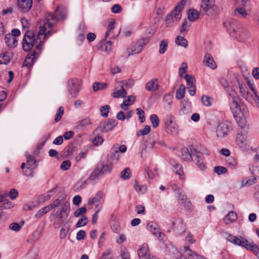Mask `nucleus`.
I'll use <instances>...</instances> for the list:
<instances>
[{
	"label": "nucleus",
	"mask_w": 259,
	"mask_h": 259,
	"mask_svg": "<svg viewBox=\"0 0 259 259\" xmlns=\"http://www.w3.org/2000/svg\"><path fill=\"white\" fill-rule=\"evenodd\" d=\"M203 63L212 69L217 68V64L215 63L212 56L209 54H206L204 57Z\"/></svg>",
	"instance_id": "a878e982"
},
{
	"label": "nucleus",
	"mask_w": 259,
	"mask_h": 259,
	"mask_svg": "<svg viewBox=\"0 0 259 259\" xmlns=\"http://www.w3.org/2000/svg\"><path fill=\"white\" fill-rule=\"evenodd\" d=\"M227 240L235 245L242 246L247 250H251L259 258V245H256L250 243L246 239L241 237H237L231 235L228 236Z\"/></svg>",
	"instance_id": "f03ea898"
},
{
	"label": "nucleus",
	"mask_w": 259,
	"mask_h": 259,
	"mask_svg": "<svg viewBox=\"0 0 259 259\" xmlns=\"http://www.w3.org/2000/svg\"><path fill=\"white\" fill-rule=\"evenodd\" d=\"M256 174H255V176L247 181L243 186H250L256 183V178H259V168L256 169Z\"/></svg>",
	"instance_id": "8fccbe9b"
},
{
	"label": "nucleus",
	"mask_w": 259,
	"mask_h": 259,
	"mask_svg": "<svg viewBox=\"0 0 259 259\" xmlns=\"http://www.w3.org/2000/svg\"><path fill=\"white\" fill-rule=\"evenodd\" d=\"M91 124V120L89 118H86L80 120L78 123V126L85 127Z\"/></svg>",
	"instance_id": "052dcab7"
},
{
	"label": "nucleus",
	"mask_w": 259,
	"mask_h": 259,
	"mask_svg": "<svg viewBox=\"0 0 259 259\" xmlns=\"http://www.w3.org/2000/svg\"><path fill=\"white\" fill-rule=\"evenodd\" d=\"M38 161L35 160L34 157L29 155L27 157L26 163L27 165L34 169L37 166Z\"/></svg>",
	"instance_id": "a19ab883"
},
{
	"label": "nucleus",
	"mask_w": 259,
	"mask_h": 259,
	"mask_svg": "<svg viewBox=\"0 0 259 259\" xmlns=\"http://www.w3.org/2000/svg\"><path fill=\"white\" fill-rule=\"evenodd\" d=\"M193 160L195 163L196 166L201 170H203L205 168V164L203 162L202 155L199 152H197L196 154L195 157L193 158Z\"/></svg>",
	"instance_id": "c85d7f7f"
},
{
	"label": "nucleus",
	"mask_w": 259,
	"mask_h": 259,
	"mask_svg": "<svg viewBox=\"0 0 259 259\" xmlns=\"http://www.w3.org/2000/svg\"><path fill=\"white\" fill-rule=\"evenodd\" d=\"M150 130L151 128L149 125H146L144 128L141 130L137 132V135L138 137L146 135L150 133Z\"/></svg>",
	"instance_id": "4d7b16f0"
},
{
	"label": "nucleus",
	"mask_w": 259,
	"mask_h": 259,
	"mask_svg": "<svg viewBox=\"0 0 259 259\" xmlns=\"http://www.w3.org/2000/svg\"><path fill=\"white\" fill-rule=\"evenodd\" d=\"M184 248V255L188 257V259H206L204 256L198 254L191 249H189L188 246H185Z\"/></svg>",
	"instance_id": "412c9836"
},
{
	"label": "nucleus",
	"mask_w": 259,
	"mask_h": 259,
	"mask_svg": "<svg viewBox=\"0 0 259 259\" xmlns=\"http://www.w3.org/2000/svg\"><path fill=\"white\" fill-rule=\"evenodd\" d=\"M18 6L22 13L28 12L32 8V0H18Z\"/></svg>",
	"instance_id": "f3484780"
},
{
	"label": "nucleus",
	"mask_w": 259,
	"mask_h": 259,
	"mask_svg": "<svg viewBox=\"0 0 259 259\" xmlns=\"http://www.w3.org/2000/svg\"><path fill=\"white\" fill-rule=\"evenodd\" d=\"M229 95L232 98V101L230 104V109L234 114L235 117L237 116L236 114H239L240 112V107L239 104V98L237 95L235 91L233 90H229Z\"/></svg>",
	"instance_id": "1a4fd4ad"
},
{
	"label": "nucleus",
	"mask_w": 259,
	"mask_h": 259,
	"mask_svg": "<svg viewBox=\"0 0 259 259\" xmlns=\"http://www.w3.org/2000/svg\"><path fill=\"white\" fill-rule=\"evenodd\" d=\"M107 86L106 83L105 82H95L93 85V89L95 92L101 90L106 88Z\"/></svg>",
	"instance_id": "a18cd8bd"
},
{
	"label": "nucleus",
	"mask_w": 259,
	"mask_h": 259,
	"mask_svg": "<svg viewBox=\"0 0 259 259\" xmlns=\"http://www.w3.org/2000/svg\"><path fill=\"white\" fill-rule=\"evenodd\" d=\"M39 42V39H38V35H37V38L34 37V34L29 31H27L22 41V48L24 51L28 52L35 46V49H36V46L38 45Z\"/></svg>",
	"instance_id": "7ed1b4c3"
},
{
	"label": "nucleus",
	"mask_w": 259,
	"mask_h": 259,
	"mask_svg": "<svg viewBox=\"0 0 259 259\" xmlns=\"http://www.w3.org/2000/svg\"><path fill=\"white\" fill-rule=\"evenodd\" d=\"M14 206L13 203L6 198H3L0 201V210L12 208Z\"/></svg>",
	"instance_id": "f704fd0d"
},
{
	"label": "nucleus",
	"mask_w": 259,
	"mask_h": 259,
	"mask_svg": "<svg viewBox=\"0 0 259 259\" xmlns=\"http://www.w3.org/2000/svg\"><path fill=\"white\" fill-rule=\"evenodd\" d=\"M214 171L218 175H221L227 172V169L223 166H218L214 167Z\"/></svg>",
	"instance_id": "69168bd1"
},
{
	"label": "nucleus",
	"mask_w": 259,
	"mask_h": 259,
	"mask_svg": "<svg viewBox=\"0 0 259 259\" xmlns=\"http://www.w3.org/2000/svg\"><path fill=\"white\" fill-rule=\"evenodd\" d=\"M237 142L238 144L242 147L245 145L246 139L244 137L242 136V135L238 134L237 136Z\"/></svg>",
	"instance_id": "0e129e2a"
},
{
	"label": "nucleus",
	"mask_w": 259,
	"mask_h": 259,
	"mask_svg": "<svg viewBox=\"0 0 259 259\" xmlns=\"http://www.w3.org/2000/svg\"><path fill=\"white\" fill-rule=\"evenodd\" d=\"M81 81L76 78H71L68 81L67 89L69 94L73 98H76L80 91Z\"/></svg>",
	"instance_id": "39448f33"
},
{
	"label": "nucleus",
	"mask_w": 259,
	"mask_h": 259,
	"mask_svg": "<svg viewBox=\"0 0 259 259\" xmlns=\"http://www.w3.org/2000/svg\"><path fill=\"white\" fill-rule=\"evenodd\" d=\"M220 82L221 85L225 89L226 91L228 93V94H229L228 91L229 90H233L229 87V83L226 79L223 78H221L220 80Z\"/></svg>",
	"instance_id": "e2e57ef3"
},
{
	"label": "nucleus",
	"mask_w": 259,
	"mask_h": 259,
	"mask_svg": "<svg viewBox=\"0 0 259 259\" xmlns=\"http://www.w3.org/2000/svg\"><path fill=\"white\" fill-rule=\"evenodd\" d=\"M103 196V193L99 191L94 197L90 198L88 200L89 209L100 210L102 208L100 201Z\"/></svg>",
	"instance_id": "9d476101"
},
{
	"label": "nucleus",
	"mask_w": 259,
	"mask_h": 259,
	"mask_svg": "<svg viewBox=\"0 0 259 259\" xmlns=\"http://www.w3.org/2000/svg\"><path fill=\"white\" fill-rule=\"evenodd\" d=\"M68 215L67 211H56L53 214V219L56 224L59 225L66 220Z\"/></svg>",
	"instance_id": "a211bd4d"
},
{
	"label": "nucleus",
	"mask_w": 259,
	"mask_h": 259,
	"mask_svg": "<svg viewBox=\"0 0 259 259\" xmlns=\"http://www.w3.org/2000/svg\"><path fill=\"white\" fill-rule=\"evenodd\" d=\"M200 7L205 12L211 10L214 14H218V9L215 5L214 0H202Z\"/></svg>",
	"instance_id": "4468645a"
},
{
	"label": "nucleus",
	"mask_w": 259,
	"mask_h": 259,
	"mask_svg": "<svg viewBox=\"0 0 259 259\" xmlns=\"http://www.w3.org/2000/svg\"><path fill=\"white\" fill-rule=\"evenodd\" d=\"M249 36V34L247 30L242 27L241 26L238 28L235 34L233 36L237 40L239 41H244L247 40Z\"/></svg>",
	"instance_id": "dca6fc26"
},
{
	"label": "nucleus",
	"mask_w": 259,
	"mask_h": 259,
	"mask_svg": "<svg viewBox=\"0 0 259 259\" xmlns=\"http://www.w3.org/2000/svg\"><path fill=\"white\" fill-rule=\"evenodd\" d=\"M136 100V97L132 95L127 97V99L125 100L120 105L121 108L124 110L128 109V106L133 104Z\"/></svg>",
	"instance_id": "2f4dec72"
},
{
	"label": "nucleus",
	"mask_w": 259,
	"mask_h": 259,
	"mask_svg": "<svg viewBox=\"0 0 259 259\" xmlns=\"http://www.w3.org/2000/svg\"><path fill=\"white\" fill-rule=\"evenodd\" d=\"M134 188L138 192L144 193L147 190V187L145 185H140L136 181L135 182Z\"/></svg>",
	"instance_id": "3c124183"
},
{
	"label": "nucleus",
	"mask_w": 259,
	"mask_h": 259,
	"mask_svg": "<svg viewBox=\"0 0 259 259\" xmlns=\"http://www.w3.org/2000/svg\"><path fill=\"white\" fill-rule=\"evenodd\" d=\"M197 153L195 149L192 146H189L187 148H183L181 151V158L186 161H190L192 159H193Z\"/></svg>",
	"instance_id": "2eb2a0df"
},
{
	"label": "nucleus",
	"mask_w": 259,
	"mask_h": 259,
	"mask_svg": "<svg viewBox=\"0 0 259 259\" xmlns=\"http://www.w3.org/2000/svg\"><path fill=\"white\" fill-rule=\"evenodd\" d=\"M116 121L115 119H109L106 122L103 123L101 126L102 132H107L113 129V128L116 125Z\"/></svg>",
	"instance_id": "bb28decb"
},
{
	"label": "nucleus",
	"mask_w": 259,
	"mask_h": 259,
	"mask_svg": "<svg viewBox=\"0 0 259 259\" xmlns=\"http://www.w3.org/2000/svg\"><path fill=\"white\" fill-rule=\"evenodd\" d=\"M88 222V218L85 215H82L80 219H79L77 223L76 224L77 228H79L85 226L87 224Z\"/></svg>",
	"instance_id": "603ef678"
},
{
	"label": "nucleus",
	"mask_w": 259,
	"mask_h": 259,
	"mask_svg": "<svg viewBox=\"0 0 259 259\" xmlns=\"http://www.w3.org/2000/svg\"><path fill=\"white\" fill-rule=\"evenodd\" d=\"M150 119L152 124V126L154 128H156L158 126L160 120L157 115L152 114L150 117Z\"/></svg>",
	"instance_id": "de8ad7c7"
},
{
	"label": "nucleus",
	"mask_w": 259,
	"mask_h": 259,
	"mask_svg": "<svg viewBox=\"0 0 259 259\" xmlns=\"http://www.w3.org/2000/svg\"><path fill=\"white\" fill-rule=\"evenodd\" d=\"M226 164L231 169H236L238 167L236 159L232 157H229L226 159Z\"/></svg>",
	"instance_id": "e433bc0d"
},
{
	"label": "nucleus",
	"mask_w": 259,
	"mask_h": 259,
	"mask_svg": "<svg viewBox=\"0 0 259 259\" xmlns=\"http://www.w3.org/2000/svg\"><path fill=\"white\" fill-rule=\"evenodd\" d=\"M45 38V37H42L41 39L40 37H39L38 35V39H39V44L36 45V49L30 51V52L27 55L25 60H26V62L28 61V62H29L30 64H33L34 60L39 56L41 53L43 46L42 40Z\"/></svg>",
	"instance_id": "6e6552de"
},
{
	"label": "nucleus",
	"mask_w": 259,
	"mask_h": 259,
	"mask_svg": "<svg viewBox=\"0 0 259 259\" xmlns=\"http://www.w3.org/2000/svg\"><path fill=\"white\" fill-rule=\"evenodd\" d=\"M199 16V12L192 9L189 11L188 18L191 21H195L198 18Z\"/></svg>",
	"instance_id": "4c0bfd02"
},
{
	"label": "nucleus",
	"mask_w": 259,
	"mask_h": 259,
	"mask_svg": "<svg viewBox=\"0 0 259 259\" xmlns=\"http://www.w3.org/2000/svg\"><path fill=\"white\" fill-rule=\"evenodd\" d=\"M131 177V170L128 167L125 168L121 172V178L126 180Z\"/></svg>",
	"instance_id": "bf43d9fd"
},
{
	"label": "nucleus",
	"mask_w": 259,
	"mask_h": 259,
	"mask_svg": "<svg viewBox=\"0 0 259 259\" xmlns=\"http://www.w3.org/2000/svg\"><path fill=\"white\" fill-rule=\"evenodd\" d=\"M237 219V215L235 211H229L224 218V223L229 224L235 221Z\"/></svg>",
	"instance_id": "7c9ffc66"
},
{
	"label": "nucleus",
	"mask_w": 259,
	"mask_h": 259,
	"mask_svg": "<svg viewBox=\"0 0 259 259\" xmlns=\"http://www.w3.org/2000/svg\"><path fill=\"white\" fill-rule=\"evenodd\" d=\"M187 0H182L179 4L177 6L175 9L170 14H169L165 18V21L167 26H170L175 21H178L181 19V13L184 9V5Z\"/></svg>",
	"instance_id": "20e7f679"
},
{
	"label": "nucleus",
	"mask_w": 259,
	"mask_h": 259,
	"mask_svg": "<svg viewBox=\"0 0 259 259\" xmlns=\"http://www.w3.org/2000/svg\"><path fill=\"white\" fill-rule=\"evenodd\" d=\"M5 41L7 45L10 48H15L18 45L17 38L14 37L13 35H10V33L6 34Z\"/></svg>",
	"instance_id": "b1692460"
},
{
	"label": "nucleus",
	"mask_w": 259,
	"mask_h": 259,
	"mask_svg": "<svg viewBox=\"0 0 259 259\" xmlns=\"http://www.w3.org/2000/svg\"><path fill=\"white\" fill-rule=\"evenodd\" d=\"M184 77L186 80L188 87H194V86H195V79L193 76L189 74H186Z\"/></svg>",
	"instance_id": "c03bdc74"
},
{
	"label": "nucleus",
	"mask_w": 259,
	"mask_h": 259,
	"mask_svg": "<svg viewBox=\"0 0 259 259\" xmlns=\"http://www.w3.org/2000/svg\"><path fill=\"white\" fill-rule=\"evenodd\" d=\"M142 50L141 45H138L137 42L135 45H132L127 49L128 56L139 54Z\"/></svg>",
	"instance_id": "c756f323"
},
{
	"label": "nucleus",
	"mask_w": 259,
	"mask_h": 259,
	"mask_svg": "<svg viewBox=\"0 0 259 259\" xmlns=\"http://www.w3.org/2000/svg\"><path fill=\"white\" fill-rule=\"evenodd\" d=\"M187 71V64L186 62H183L181 64V67L179 69V75L180 77H183L184 76L183 74Z\"/></svg>",
	"instance_id": "338daca9"
},
{
	"label": "nucleus",
	"mask_w": 259,
	"mask_h": 259,
	"mask_svg": "<svg viewBox=\"0 0 259 259\" xmlns=\"http://www.w3.org/2000/svg\"><path fill=\"white\" fill-rule=\"evenodd\" d=\"M55 15L47 13L46 15L47 22L42 25H40L38 35L41 39L49 35L52 30L54 23L60 19H64L67 15V8L64 6H60L55 10Z\"/></svg>",
	"instance_id": "f257e3e1"
},
{
	"label": "nucleus",
	"mask_w": 259,
	"mask_h": 259,
	"mask_svg": "<svg viewBox=\"0 0 259 259\" xmlns=\"http://www.w3.org/2000/svg\"><path fill=\"white\" fill-rule=\"evenodd\" d=\"M64 198H65V195H64L62 199ZM61 203L63 205L62 210H68L70 209V203L69 201L63 199L61 201L59 199H56L50 205H48L47 207H44L42 209L43 210H50L55 209L58 207Z\"/></svg>",
	"instance_id": "9b49d317"
},
{
	"label": "nucleus",
	"mask_w": 259,
	"mask_h": 259,
	"mask_svg": "<svg viewBox=\"0 0 259 259\" xmlns=\"http://www.w3.org/2000/svg\"><path fill=\"white\" fill-rule=\"evenodd\" d=\"M157 78H153L150 80L146 84V89L147 91L151 92H154L157 91L159 88V85L157 82Z\"/></svg>",
	"instance_id": "393cba45"
},
{
	"label": "nucleus",
	"mask_w": 259,
	"mask_h": 259,
	"mask_svg": "<svg viewBox=\"0 0 259 259\" xmlns=\"http://www.w3.org/2000/svg\"><path fill=\"white\" fill-rule=\"evenodd\" d=\"M110 109V107L109 105H106L101 106L100 108V112L101 113L102 116L104 117H107Z\"/></svg>",
	"instance_id": "13d9d810"
},
{
	"label": "nucleus",
	"mask_w": 259,
	"mask_h": 259,
	"mask_svg": "<svg viewBox=\"0 0 259 259\" xmlns=\"http://www.w3.org/2000/svg\"><path fill=\"white\" fill-rule=\"evenodd\" d=\"M24 225L23 221H20L19 223H13L10 224L9 228L15 232H18Z\"/></svg>",
	"instance_id": "37998d69"
},
{
	"label": "nucleus",
	"mask_w": 259,
	"mask_h": 259,
	"mask_svg": "<svg viewBox=\"0 0 259 259\" xmlns=\"http://www.w3.org/2000/svg\"><path fill=\"white\" fill-rule=\"evenodd\" d=\"M137 114L139 116V119L141 123L144 122L145 121V112L141 108H137L136 109Z\"/></svg>",
	"instance_id": "680f3d73"
},
{
	"label": "nucleus",
	"mask_w": 259,
	"mask_h": 259,
	"mask_svg": "<svg viewBox=\"0 0 259 259\" xmlns=\"http://www.w3.org/2000/svg\"><path fill=\"white\" fill-rule=\"evenodd\" d=\"M212 98L206 95H202L201 101L202 104L206 106H209L211 104Z\"/></svg>",
	"instance_id": "864d4df0"
},
{
	"label": "nucleus",
	"mask_w": 259,
	"mask_h": 259,
	"mask_svg": "<svg viewBox=\"0 0 259 259\" xmlns=\"http://www.w3.org/2000/svg\"><path fill=\"white\" fill-rule=\"evenodd\" d=\"M174 230L178 234H182L185 231V225L181 219H177L173 222Z\"/></svg>",
	"instance_id": "5701e85b"
},
{
	"label": "nucleus",
	"mask_w": 259,
	"mask_h": 259,
	"mask_svg": "<svg viewBox=\"0 0 259 259\" xmlns=\"http://www.w3.org/2000/svg\"><path fill=\"white\" fill-rule=\"evenodd\" d=\"M127 94V92L123 87L120 90H118L113 93V97L116 98H124Z\"/></svg>",
	"instance_id": "ea45409f"
},
{
	"label": "nucleus",
	"mask_w": 259,
	"mask_h": 259,
	"mask_svg": "<svg viewBox=\"0 0 259 259\" xmlns=\"http://www.w3.org/2000/svg\"><path fill=\"white\" fill-rule=\"evenodd\" d=\"M101 175H102V174L97 166L88 179L84 180L83 182H82V180H81L79 183H81L82 185H84L87 183V181L88 180L90 181H94L96 180H98L99 179V177Z\"/></svg>",
	"instance_id": "cd10ccee"
},
{
	"label": "nucleus",
	"mask_w": 259,
	"mask_h": 259,
	"mask_svg": "<svg viewBox=\"0 0 259 259\" xmlns=\"http://www.w3.org/2000/svg\"><path fill=\"white\" fill-rule=\"evenodd\" d=\"M234 15L238 18H245L247 16L248 13L243 7H238L234 10Z\"/></svg>",
	"instance_id": "473e14b6"
},
{
	"label": "nucleus",
	"mask_w": 259,
	"mask_h": 259,
	"mask_svg": "<svg viewBox=\"0 0 259 259\" xmlns=\"http://www.w3.org/2000/svg\"><path fill=\"white\" fill-rule=\"evenodd\" d=\"M177 194L178 195L177 197L179 200L181 201L180 203L185 206V207L188 208H190L191 206V203L190 201L187 199V195L182 193L179 189H178Z\"/></svg>",
	"instance_id": "4be33fe9"
},
{
	"label": "nucleus",
	"mask_w": 259,
	"mask_h": 259,
	"mask_svg": "<svg viewBox=\"0 0 259 259\" xmlns=\"http://www.w3.org/2000/svg\"><path fill=\"white\" fill-rule=\"evenodd\" d=\"M97 166L102 175L105 172H110L112 169V166L110 164H103L102 162H100Z\"/></svg>",
	"instance_id": "c9c22d12"
},
{
	"label": "nucleus",
	"mask_w": 259,
	"mask_h": 259,
	"mask_svg": "<svg viewBox=\"0 0 259 259\" xmlns=\"http://www.w3.org/2000/svg\"><path fill=\"white\" fill-rule=\"evenodd\" d=\"M238 88L240 93L244 99L253 106L259 108V97L254 99L253 95H252L247 90L246 88L241 83L238 84Z\"/></svg>",
	"instance_id": "423d86ee"
},
{
	"label": "nucleus",
	"mask_w": 259,
	"mask_h": 259,
	"mask_svg": "<svg viewBox=\"0 0 259 259\" xmlns=\"http://www.w3.org/2000/svg\"><path fill=\"white\" fill-rule=\"evenodd\" d=\"M138 256L140 259H151L148 245L143 244L138 250Z\"/></svg>",
	"instance_id": "6ab92c4d"
},
{
	"label": "nucleus",
	"mask_w": 259,
	"mask_h": 259,
	"mask_svg": "<svg viewBox=\"0 0 259 259\" xmlns=\"http://www.w3.org/2000/svg\"><path fill=\"white\" fill-rule=\"evenodd\" d=\"M168 41L167 39H163L159 45V53L161 54H164L167 49Z\"/></svg>",
	"instance_id": "79ce46f5"
},
{
	"label": "nucleus",
	"mask_w": 259,
	"mask_h": 259,
	"mask_svg": "<svg viewBox=\"0 0 259 259\" xmlns=\"http://www.w3.org/2000/svg\"><path fill=\"white\" fill-rule=\"evenodd\" d=\"M174 171L177 175H179L181 178L184 175V172L182 169V166L179 163H176L174 165Z\"/></svg>",
	"instance_id": "5fc2aeb1"
},
{
	"label": "nucleus",
	"mask_w": 259,
	"mask_h": 259,
	"mask_svg": "<svg viewBox=\"0 0 259 259\" xmlns=\"http://www.w3.org/2000/svg\"><path fill=\"white\" fill-rule=\"evenodd\" d=\"M11 59V54L8 52L0 54V64L7 65Z\"/></svg>",
	"instance_id": "72a5a7b5"
},
{
	"label": "nucleus",
	"mask_w": 259,
	"mask_h": 259,
	"mask_svg": "<svg viewBox=\"0 0 259 259\" xmlns=\"http://www.w3.org/2000/svg\"><path fill=\"white\" fill-rule=\"evenodd\" d=\"M224 24L228 32L232 36L235 34V32L241 26L240 24L237 20L233 19L226 20Z\"/></svg>",
	"instance_id": "ddd939ff"
},
{
	"label": "nucleus",
	"mask_w": 259,
	"mask_h": 259,
	"mask_svg": "<svg viewBox=\"0 0 259 259\" xmlns=\"http://www.w3.org/2000/svg\"><path fill=\"white\" fill-rule=\"evenodd\" d=\"M115 21L114 20L111 21L108 25L107 28V31L105 33V39H107L109 36L111 35L112 31L114 28Z\"/></svg>",
	"instance_id": "09e8293b"
},
{
	"label": "nucleus",
	"mask_w": 259,
	"mask_h": 259,
	"mask_svg": "<svg viewBox=\"0 0 259 259\" xmlns=\"http://www.w3.org/2000/svg\"><path fill=\"white\" fill-rule=\"evenodd\" d=\"M64 114V108L62 106H61L58 109L57 113L55 115V121L57 122L59 121L63 115Z\"/></svg>",
	"instance_id": "6e6d98bb"
},
{
	"label": "nucleus",
	"mask_w": 259,
	"mask_h": 259,
	"mask_svg": "<svg viewBox=\"0 0 259 259\" xmlns=\"http://www.w3.org/2000/svg\"><path fill=\"white\" fill-rule=\"evenodd\" d=\"M176 43L178 46L186 48L187 47V40L183 36H178L176 39Z\"/></svg>",
	"instance_id": "49530a36"
},
{
	"label": "nucleus",
	"mask_w": 259,
	"mask_h": 259,
	"mask_svg": "<svg viewBox=\"0 0 259 259\" xmlns=\"http://www.w3.org/2000/svg\"><path fill=\"white\" fill-rule=\"evenodd\" d=\"M186 88L184 84H181L179 89L176 91V98L180 100L184 97Z\"/></svg>",
	"instance_id": "58836bf2"
},
{
	"label": "nucleus",
	"mask_w": 259,
	"mask_h": 259,
	"mask_svg": "<svg viewBox=\"0 0 259 259\" xmlns=\"http://www.w3.org/2000/svg\"><path fill=\"white\" fill-rule=\"evenodd\" d=\"M147 227L148 230L150 231L153 235L159 239L161 238L162 233L156 223L151 222L147 224Z\"/></svg>",
	"instance_id": "aec40b11"
},
{
	"label": "nucleus",
	"mask_w": 259,
	"mask_h": 259,
	"mask_svg": "<svg viewBox=\"0 0 259 259\" xmlns=\"http://www.w3.org/2000/svg\"><path fill=\"white\" fill-rule=\"evenodd\" d=\"M231 130V126L229 122L220 123L216 127V135L218 138H223L228 135Z\"/></svg>",
	"instance_id": "f8f14e48"
},
{
	"label": "nucleus",
	"mask_w": 259,
	"mask_h": 259,
	"mask_svg": "<svg viewBox=\"0 0 259 259\" xmlns=\"http://www.w3.org/2000/svg\"><path fill=\"white\" fill-rule=\"evenodd\" d=\"M166 131L170 134L176 135L178 133V126L175 121V117L171 114L167 115L164 119Z\"/></svg>",
	"instance_id": "0eeeda50"
},
{
	"label": "nucleus",
	"mask_w": 259,
	"mask_h": 259,
	"mask_svg": "<svg viewBox=\"0 0 259 259\" xmlns=\"http://www.w3.org/2000/svg\"><path fill=\"white\" fill-rule=\"evenodd\" d=\"M190 108V104L189 102H186L185 105L182 104L181 107L180 112L184 114L188 112Z\"/></svg>",
	"instance_id": "774afa93"
}]
</instances>
